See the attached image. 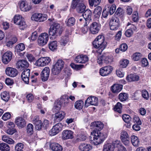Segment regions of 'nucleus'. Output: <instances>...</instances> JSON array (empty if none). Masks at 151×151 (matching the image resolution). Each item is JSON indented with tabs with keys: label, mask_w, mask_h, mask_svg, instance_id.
I'll use <instances>...</instances> for the list:
<instances>
[{
	"label": "nucleus",
	"mask_w": 151,
	"mask_h": 151,
	"mask_svg": "<svg viewBox=\"0 0 151 151\" xmlns=\"http://www.w3.org/2000/svg\"><path fill=\"white\" fill-rule=\"evenodd\" d=\"M91 126L95 129L91 132V136L90 137V139L93 137L92 143L94 145H98L101 144L104 140L105 137L100 131L103 128V123L100 121H96L92 123Z\"/></svg>",
	"instance_id": "1"
},
{
	"label": "nucleus",
	"mask_w": 151,
	"mask_h": 151,
	"mask_svg": "<svg viewBox=\"0 0 151 151\" xmlns=\"http://www.w3.org/2000/svg\"><path fill=\"white\" fill-rule=\"evenodd\" d=\"M63 30V28L60 26V24L56 23L52 24L49 30L50 38L55 39L61 35Z\"/></svg>",
	"instance_id": "2"
},
{
	"label": "nucleus",
	"mask_w": 151,
	"mask_h": 151,
	"mask_svg": "<svg viewBox=\"0 0 151 151\" xmlns=\"http://www.w3.org/2000/svg\"><path fill=\"white\" fill-rule=\"evenodd\" d=\"M93 44L94 47L98 49L96 51L101 54L106 47L104 36L101 35L98 36L93 41Z\"/></svg>",
	"instance_id": "3"
},
{
	"label": "nucleus",
	"mask_w": 151,
	"mask_h": 151,
	"mask_svg": "<svg viewBox=\"0 0 151 151\" xmlns=\"http://www.w3.org/2000/svg\"><path fill=\"white\" fill-rule=\"evenodd\" d=\"M83 0H73L71 4V7L75 8L77 5L76 9L79 13H82L85 10L86 6L83 3Z\"/></svg>",
	"instance_id": "4"
},
{
	"label": "nucleus",
	"mask_w": 151,
	"mask_h": 151,
	"mask_svg": "<svg viewBox=\"0 0 151 151\" xmlns=\"http://www.w3.org/2000/svg\"><path fill=\"white\" fill-rule=\"evenodd\" d=\"M49 39V35L46 32L41 33L37 39V43L40 46H43L47 43Z\"/></svg>",
	"instance_id": "5"
},
{
	"label": "nucleus",
	"mask_w": 151,
	"mask_h": 151,
	"mask_svg": "<svg viewBox=\"0 0 151 151\" xmlns=\"http://www.w3.org/2000/svg\"><path fill=\"white\" fill-rule=\"evenodd\" d=\"M109 24L111 30H116L119 26V19L116 17H113L110 19Z\"/></svg>",
	"instance_id": "6"
},
{
	"label": "nucleus",
	"mask_w": 151,
	"mask_h": 151,
	"mask_svg": "<svg viewBox=\"0 0 151 151\" xmlns=\"http://www.w3.org/2000/svg\"><path fill=\"white\" fill-rule=\"evenodd\" d=\"M111 62V59L109 58L107 54L105 53L101 56L98 57L97 62L100 65L104 63L109 64Z\"/></svg>",
	"instance_id": "7"
},
{
	"label": "nucleus",
	"mask_w": 151,
	"mask_h": 151,
	"mask_svg": "<svg viewBox=\"0 0 151 151\" xmlns=\"http://www.w3.org/2000/svg\"><path fill=\"white\" fill-rule=\"evenodd\" d=\"M51 59L49 57H41L37 60L36 65L38 66H44L48 65Z\"/></svg>",
	"instance_id": "8"
},
{
	"label": "nucleus",
	"mask_w": 151,
	"mask_h": 151,
	"mask_svg": "<svg viewBox=\"0 0 151 151\" xmlns=\"http://www.w3.org/2000/svg\"><path fill=\"white\" fill-rule=\"evenodd\" d=\"M62 126L61 123H58L56 124L49 131L50 135L53 136L58 134L62 130Z\"/></svg>",
	"instance_id": "9"
},
{
	"label": "nucleus",
	"mask_w": 151,
	"mask_h": 151,
	"mask_svg": "<svg viewBox=\"0 0 151 151\" xmlns=\"http://www.w3.org/2000/svg\"><path fill=\"white\" fill-rule=\"evenodd\" d=\"M17 68L20 70H24L27 69L29 66V63L27 61L24 60H19L17 62Z\"/></svg>",
	"instance_id": "10"
},
{
	"label": "nucleus",
	"mask_w": 151,
	"mask_h": 151,
	"mask_svg": "<svg viewBox=\"0 0 151 151\" xmlns=\"http://www.w3.org/2000/svg\"><path fill=\"white\" fill-rule=\"evenodd\" d=\"M47 15L45 14L35 13L31 17V19L36 21L41 22L47 19Z\"/></svg>",
	"instance_id": "11"
},
{
	"label": "nucleus",
	"mask_w": 151,
	"mask_h": 151,
	"mask_svg": "<svg viewBox=\"0 0 151 151\" xmlns=\"http://www.w3.org/2000/svg\"><path fill=\"white\" fill-rule=\"evenodd\" d=\"M120 137L124 144L126 146H129L130 142L129 137L127 132L124 131H122L121 133Z\"/></svg>",
	"instance_id": "12"
},
{
	"label": "nucleus",
	"mask_w": 151,
	"mask_h": 151,
	"mask_svg": "<svg viewBox=\"0 0 151 151\" xmlns=\"http://www.w3.org/2000/svg\"><path fill=\"white\" fill-rule=\"evenodd\" d=\"M112 70V66L108 65L101 68L100 70L99 73L101 76H106L110 74Z\"/></svg>",
	"instance_id": "13"
},
{
	"label": "nucleus",
	"mask_w": 151,
	"mask_h": 151,
	"mask_svg": "<svg viewBox=\"0 0 151 151\" xmlns=\"http://www.w3.org/2000/svg\"><path fill=\"white\" fill-rule=\"evenodd\" d=\"M98 99L95 97H90L86 101L85 106L88 107L90 105L97 106L98 104Z\"/></svg>",
	"instance_id": "14"
},
{
	"label": "nucleus",
	"mask_w": 151,
	"mask_h": 151,
	"mask_svg": "<svg viewBox=\"0 0 151 151\" xmlns=\"http://www.w3.org/2000/svg\"><path fill=\"white\" fill-rule=\"evenodd\" d=\"M99 24L96 22H93L90 25L89 29L90 32L93 34L97 33L100 30Z\"/></svg>",
	"instance_id": "15"
},
{
	"label": "nucleus",
	"mask_w": 151,
	"mask_h": 151,
	"mask_svg": "<svg viewBox=\"0 0 151 151\" xmlns=\"http://www.w3.org/2000/svg\"><path fill=\"white\" fill-rule=\"evenodd\" d=\"M12 53L10 51H8L3 55L2 61L5 64H8L12 60Z\"/></svg>",
	"instance_id": "16"
},
{
	"label": "nucleus",
	"mask_w": 151,
	"mask_h": 151,
	"mask_svg": "<svg viewBox=\"0 0 151 151\" xmlns=\"http://www.w3.org/2000/svg\"><path fill=\"white\" fill-rule=\"evenodd\" d=\"M50 69L48 67H45L42 70L41 74L42 81H47L49 77Z\"/></svg>",
	"instance_id": "17"
},
{
	"label": "nucleus",
	"mask_w": 151,
	"mask_h": 151,
	"mask_svg": "<svg viewBox=\"0 0 151 151\" xmlns=\"http://www.w3.org/2000/svg\"><path fill=\"white\" fill-rule=\"evenodd\" d=\"M30 72L29 69H26L24 70L22 73L21 78L24 82L26 84H28L29 82Z\"/></svg>",
	"instance_id": "18"
},
{
	"label": "nucleus",
	"mask_w": 151,
	"mask_h": 151,
	"mask_svg": "<svg viewBox=\"0 0 151 151\" xmlns=\"http://www.w3.org/2000/svg\"><path fill=\"white\" fill-rule=\"evenodd\" d=\"M6 73L8 76L12 77L16 76L18 74L17 70L14 68L8 67L5 70Z\"/></svg>",
	"instance_id": "19"
},
{
	"label": "nucleus",
	"mask_w": 151,
	"mask_h": 151,
	"mask_svg": "<svg viewBox=\"0 0 151 151\" xmlns=\"http://www.w3.org/2000/svg\"><path fill=\"white\" fill-rule=\"evenodd\" d=\"M73 137V132L69 130H65L63 131L62 133V139L64 140L72 139Z\"/></svg>",
	"instance_id": "20"
},
{
	"label": "nucleus",
	"mask_w": 151,
	"mask_h": 151,
	"mask_svg": "<svg viewBox=\"0 0 151 151\" xmlns=\"http://www.w3.org/2000/svg\"><path fill=\"white\" fill-rule=\"evenodd\" d=\"M65 114L64 111H60L55 113L54 122L56 123L61 121L65 117Z\"/></svg>",
	"instance_id": "21"
},
{
	"label": "nucleus",
	"mask_w": 151,
	"mask_h": 151,
	"mask_svg": "<svg viewBox=\"0 0 151 151\" xmlns=\"http://www.w3.org/2000/svg\"><path fill=\"white\" fill-rule=\"evenodd\" d=\"M19 7L21 10L24 12H27L29 11L31 7L26 2L22 1L19 2Z\"/></svg>",
	"instance_id": "22"
},
{
	"label": "nucleus",
	"mask_w": 151,
	"mask_h": 151,
	"mask_svg": "<svg viewBox=\"0 0 151 151\" xmlns=\"http://www.w3.org/2000/svg\"><path fill=\"white\" fill-rule=\"evenodd\" d=\"M75 60L77 63H85L88 61V58L86 55H82L77 56Z\"/></svg>",
	"instance_id": "23"
},
{
	"label": "nucleus",
	"mask_w": 151,
	"mask_h": 151,
	"mask_svg": "<svg viewBox=\"0 0 151 151\" xmlns=\"http://www.w3.org/2000/svg\"><path fill=\"white\" fill-rule=\"evenodd\" d=\"M15 122L17 126L21 128L24 127L26 123L25 120L22 117L17 118L15 120Z\"/></svg>",
	"instance_id": "24"
},
{
	"label": "nucleus",
	"mask_w": 151,
	"mask_h": 151,
	"mask_svg": "<svg viewBox=\"0 0 151 151\" xmlns=\"http://www.w3.org/2000/svg\"><path fill=\"white\" fill-rule=\"evenodd\" d=\"M50 147L52 151H62V146L58 143H52L50 145Z\"/></svg>",
	"instance_id": "25"
},
{
	"label": "nucleus",
	"mask_w": 151,
	"mask_h": 151,
	"mask_svg": "<svg viewBox=\"0 0 151 151\" xmlns=\"http://www.w3.org/2000/svg\"><path fill=\"white\" fill-rule=\"evenodd\" d=\"M83 12L82 16L84 17L83 20L87 21V22H89L91 16V11L89 9H87L86 10H85Z\"/></svg>",
	"instance_id": "26"
},
{
	"label": "nucleus",
	"mask_w": 151,
	"mask_h": 151,
	"mask_svg": "<svg viewBox=\"0 0 151 151\" xmlns=\"http://www.w3.org/2000/svg\"><path fill=\"white\" fill-rule=\"evenodd\" d=\"M79 148L81 151H89L92 149V147L90 144L82 143L79 146Z\"/></svg>",
	"instance_id": "27"
},
{
	"label": "nucleus",
	"mask_w": 151,
	"mask_h": 151,
	"mask_svg": "<svg viewBox=\"0 0 151 151\" xmlns=\"http://www.w3.org/2000/svg\"><path fill=\"white\" fill-rule=\"evenodd\" d=\"M139 76L135 74H130L128 75L126 77V80L128 82H132L138 81L139 79Z\"/></svg>",
	"instance_id": "28"
},
{
	"label": "nucleus",
	"mask_w": 151,
	"mask_h": 151,
	"mask_svg": "<svg viewBox=\"0 0 151 151\" xmlns=\"http://www.w3.org/2000/svg\"><path fill=\"white\" fill-rule=\"evenodd\" d=\"M106 9H107L110 15L113 14L116 9V6L115 5H111L110 4H107L105 6Z\"/></svg>",
	"instance_id": "29"
},
{
	"label": "nucleus",
	"mask_w": 151,
	"mask_h": 151,
	"mask_svg": "<svg viewBox=\"0 0 151 151\" xmlns=\"http://www.w3.org/2000/svg\"><path fill=\"white\" fill-rule=\"evenodd\" d=\"M122 86L116 84L113 85L111 87V91L114 93H119L122 89Z\"/></svg>",
	"instance_id": "30"
},
{
	"label": "nucleus",
	"mask_w": 151,
	"mask_h": 151,
	"mask_svg": "<svg viewBox=\"0 0 151 151\" xmlns=\"http://www.w3.org/2000/svg\"><path fill=\"white\" fill-rule=\"evenodd\" d=\"M132 144L135 147L138 146L139 144V141L138 138L136 136L132 135L131 137Z\"/></svg>",
	"instance_id": "31"
},
{
	"label": "nucleus",
	"mask_w": 151,
	"mask_h": 151,
	"mask_svg": "<svg viewBox=\"0 0 151 151\" xmlns=\"http://www.w3.org/2000/svg\"><path fill=\"white\" fill-rule=\"evenodd\" d=\"M61 107V103L60 101L57 100L55 102L53 108L54 112H56L60 110Z\"/></svg>",
	"instance_id": "32"
},
{
	"label": "nucleus",
	"mask_w": 151,
	"mask_h": 151,
	"mask_svg": "<svg viewBox=\"0 0 151 151\" xmlns=\"http://www.w3.org/2000/svg\"><path fill=\"white\" fill-rule=\"evenodd\" d=\"M1 99L4 101L7 102L9 99L10 96L9 93L6 91L2 92L1 95Z\"/></svg>",
	"instance_id": "33"
},
{
	"label": "nucleus",
	"mask_w": 151,
	"mask_h": 151,
	"mask_svg": "<svg viewBox=\"0 0 151 151\" xmlns=\"http://www.w3.org/2000/svg\"><path fill=\"white\" fill-rule=\"evenodd\" d=\"M102 12V8L100 6H98L94 10L93 13L96 18H99L101 15Z\"/></svg>",
	"instance_id": "34"
},
{
	"label": "nucleus",
	"mask_w": 151,
	"mask_h": 151,
	"mask_svg": "<svg viewBox=\"0 0 151 151\" xmlns=\"http://www.w3.org/2000/svg\"><path fill=\"white\" fill-rule=\"evenodd\" d=\"M114 147L111 143L105 145L103 149V151H114Z\"/></svg>",
	"instance_id": "35"
},
{
	"label": "nucleus",
	"mask_w": 151,
	"mask_h": 151,
	"mask_svg": "<svg viewBox=\"0 0 151 151\" xmlns=\"http://www.w3.org/2000/svg\"><path fill=\"white\" fill-rule=\"evenodd\" d=\"M49 48L52 51L57 49V42L54 41L50 42L48 45Z\"/></svg>",
	"instance_id": "36"
},
{
	"label": "nucleus",
	"mask_w": 151,
	"mask_h": 151,
	"mask_svg": "<svg viewBox=\"0 0 151 151\" xmlns=\"http://www.w3.org/2000/svg\"><path fill=\"white\" fill-rule=\"evenodd\" d=\"M0 150L1 151H9L10 147L7 144L2 143H0Z\"/></svg>",
	"instance_id": "37"
},
{
	"label": "nucleus",
	"mask_w": 151,
	"mask_h": 151,
	"mask_svg": "<svg viewBox=\"0 0 151 151\" xmlns=\"http://www.w3.org/2000/svg\"><path fill=\"white\" fill-rule=\"evenodd\" d=\"M25 47L24 44L23 43H21L18 44L15 47V51L19 52L22 51L24 50Z\"/></svg>",
	"instance_id": "38"
},
{
	"label": "nucleus",
	"mask_w": 151,
	"mask_h": 151,
	"mask_svg": "<svg viewBox=\"0 0 151 151\" xmlns=\"http://www.w3.org/2000/svg\"><path fill=\"white\" fill-rule=\"evenodd\" d=\"M128 98V95L126 93H121L119 95V99L121 101H125Z\"/></svg>",
	"instance_id": "39"
},
{
	"label": "nucleus",
	"mask_w": 151,
	"mask_h": 151,
	"mask_svg": "<svg viewBox=\"0 0 151 151\" xmlns=\"http://www.w3.org/2000/svg\"><path fill=\"white\" fill-rule=\"evenodd\" d=\"M83 106V102L81 100H79L76 101L74 104L75 107L76 109L79 110L82 109Z\"/></svg>",
	"instance_id": "40"
},
{
	"label": "nucleus",
	"mask_w": 151,
	"mask_h": 151,
	"mask_svg": "<svg viewBox=\"0 0 151 151\" xmlns=\"http://www.w3.org/2000/svg\"><path fill=\"white\" fill-rule=\"evenodd\" d=\"M76 19L73 17H71L69 18L66 22V25L68 26H73L75 24Z\"/></svg>",
	"instance_id": "41"
},
{
	"label": "nucleus",
	"mask_w": 151,
	"mask_h": 151,
	"mask_svg": "<svg viewBox=\"0 0 151 151\" xmlns=\"http://www.w3.org/2000/svg\"><path fill=\"white\" fill-rule=\"evenodd\" d=\"M2 139L4 142L9 144H13L14 142V141L12 139L6 135L3 136Z\"/></svg>",
	"instance_id": "42"
},
{
	"label": "nucleus",
	"mask_w": 151,
	"mask_h": 151,
	"mask_svg": "<svg viewBox=\"0 0 151 151\" xmlns=\"http://www.w3.org/2000/svg\"><path fill=\"white\" fill-rule=\"evenodd\" d=\"M122 104L120 102H117L114 107V110L119 113L122 112Z\"/></svg>",
	"instance_id": "43"
},
{
	"label": "nucleus",
	"mask_w": 151,
	"mask_h": 151,
	"mask_svg": "<svg viewBox=\"0 0 151 151\" xmlns=\"http://www.w3.org/2000/svg\"><path fill=\"white\" fill-rule=\"evenodd\" d=\"M61 70V69L54 65L52 69V71L53 75H57L60 72Z\"/></svg>",
	"instance_id": "44"
},
{
	"label": "nucleus",
	"mask_w": 151,
	"mask_h": 151,
	"mask_svg": "<svg viewBox=\"0 0 151 151\" xmlns=\"http://www.w3.org/2000/svg\"><path fill=\"white\" fill-rule=\"evenodd\" d=\"M24 145L21 143H17L15 146V150L16 151H24Z\"/></svg>",
	"instance_id": "45"
},
{
	"label": "nucleus",
	"mask_w": 151,
	"mask_h": 151,
	"mask_svg": "<svg viewBox=\"0 0 151 151\" xmlns=\"http://www.w3.org/2000/svg\"><path fill=\"white\" fill-rule=\"evenodd\" d=\"M33 126L32 124H29L27 125V132L28 134L31 135L33 134Z\"/></svg>",
	"instance_id": "46"
},
{
	"label": "nucleus",
	"mask_w": 151,
	"mask_h": 151,
	"mask_svg": "<svg viewBox=\"0 0 151 151\" xmlns=\"http://www.w3.org/2000/svg\"><path fill=\"white\" fill-rule=\"evenodd\" d=\"M17 24L18 25L20 29L22 30L25 29L27 26L25 22L23 19L20 21V22L19 24Z\"/></svg>",
	"instance_id": "47"
},
{
	"label": "nucleus",
	"mask_w": 151,
	"mask_h": 151,
	"mask_svg": "<svg viewBox=\"0 0 151 151\" xmlns=\"http://www.w3.org/2000/svg\"><path fill=\"white\" fill-rule=\"evenodd\" d=\"M64 62L61 59L58 60L55 65L62 69L64 67Z\"/></svg>",
	"instance_id": "48"
},
{
	"label": "nucleus",
	"mask_w": 151,
	"mask_h": 151,
	"mask_svg": "<svg viewBox=\"0 0 151 151\" xmlns=\"http://www.w3.org/2000/svg\"><path fill=\"white\" fill-rule=\"evenodd\" d=\"M122 118L123 120L126 123H130L131 118L130 116L127 114H124L122 115Z\"/></svg>",
	"instance_id": "49"
},
{
	"label": "nucleus",
	"mask_w": 151,
	"mask_h": 151,
	"mask_svg": "<svg viewBox=\"0 0 151 151\" xmlns=\"http://www.w3.org/2000/svg\"><path fill=\"white\" fill-rule=\"evenodd\" d=\"M129 63V61L127 60H124L120 62V68H124L127 67Z\"/></svg>",
	"instance_id": "50"
},
{
	"label": "nucleus",
	"mask_w": 151,
	"mask_h": 151,
	"mask_svg": "<svg viewBox=\"0 0 151 151\" xmlns=\"http://www.w3.org/2000/svg\"><path fill=\"white\" fill-rule=\"evenodd\" d=\"M22 18V16L20 15H15L14 18V23L16 24H19L20 21L23 19Z\"/></svg>",
	"instance_id": "51"
},
{
	"label": "nucleus",
	"mask_w": 151,
	"mask_h": 151,
	"mask_svg": "<svg viewBox=\"0 0 151 151\" xmlns=\"http://www.w3.org/2000/svg\"><path fill=\"white\" fill-rule=\"evenodd\" d=\"M101 0H89V4L91 6L94 4L95 5L99 4Z\"/></svg>",
	"instance_id": "52"
},
{
	"label": "nucleus",
	"mask_w": 151,
	"mask_h": 151,
	"mask_svg": "<svg viewBox=\"0 0 151 151\" xmlns=\"http://www.w3.org/2000/svg\"><path fill=\"white\" fill-rule=\"evenodd\" d=\"M141 58V54L139 52L134 53L132 56L133 59L135 61H138Z\"/></svg>",
	"instance_id": "53"
},
{
	"label": "nucleus",
	"mask_w": 151,
	"mask_h": 151,
	"mask_svg": "<svg viewBox=\"0 0 151 151\" xmlns=\"http://www.w3.org/2000/svg\"><path fill=\"white\" fill-rule=\"evenodd\" d=\"M26 57H27L28 60L30 62H33L35 60V57L31 54L27 53Z\"/></svg>",
	"instance_id": "54"
},
{
	"label": "nucleus",
	"mask_w": 151,
	"mask_h": 151,
	"mask_svg": "<svg viewBox=\"0 0 151 151\" xmlns=\"http://www.w3.org/2000/svg\"><path fill=\"white\" fill-rule=\"evenodd\" d=\"M142 97L146 100L148 99L149 96L147 91L145 90H143L142 92Z\"/></svg>",
	"instance_id": "55"
},
{
	"label": "nucleus",
	"mask_w": 151,
	"mask_h": 151,
	"mask_svg": "<svg viewBox=\"0 0 151 151\" xmlns=\"http://www.w3.org/2000/svg\"><path fill=\"white\" fill-rule=\"evenodd\" d=\"M11 115L9 112L5 113L2 117V119L4 121H6L11 118Z\"/></svg>",
	"instance_id": "56"
},
{
	"label": "nucleus",
	"mask_w": 151,
	"mask_h": 151,
	"mask_svg": "<svg viewBox=\"0 0 151 151\" xmlns=\"http://www.w3.org/2000/svg\"><path fill=\"white\" fill-rule=\"evenodd\" d=\"M132 20L134 22H137L138 20V14L137 12H134L132 15Z\"/></svg>",
	"instance_id": "57"
},
{
	"label": "nucleus",
	"mask_w": 151,
	"mask_h": 151,
	"mask_svg": "<svg viewBox=\"0 0 151 151\" xmlns=\"http://www.w3.org/2000/svg\"><path fill=\"white\" fill-rule=\"evenodd\" d=\"M68 42V38L64 37L62 38L60 40V43L61 45L65 46Z\"/></svg>",
	"instance_id": "58"
},
{
	"label": "nucleus",
	"mask_w": 151,
	"mask_h": 151,
	"mask_svg": "<svg viewBox=\"0 0 151 151\" xmlns=\"http://www.w3.org/2000/svg\"><path fill=\"white\" fill-rule=\"evenodd\" d=\"M128 46L125 43H123L121 44L119 47L120 50L122 52L126 51L127 49Z\"/></svg>",
	"instance_id": "59"
},
{
	"label": "nucleus",
	"mask_w": 151,
	"mask_h": 151,
	"mask_svg": "<svg viewBox=\"0 0 151 151\" xmlns=\"http://www.w3.org/2000/svg\"><path fill=\"white\" fill-rule=\"evenodd\" d=\"M37 37L38 35L37 32H35L32 33L30 38L32 40L34 41L37 39Z\"/></svg>",
	"instance_id": "60"
},
{
	"label": "nucleus",
	"mask_w": 151,
	"mask_h": 151,
	"mask_svg": "<svg viewBox=\"0 0 151 151\" xmlns=\"http://www.w3.org/2000/svg\"><path fill=\"white\" fill-rule=\"evenodd\" d=\"M133 33V32L131 29H129L127 30L125 32L126 36L128 37H131Z\"/></svg>",
	"instance_id": "61"
},
{
	"label": "nucleus",
	"mask_w": 151,
	"mask_h": 151,
	"mask_svg": "<svg viewBox=\"0 0 151 151\" xmlns=\"http://www.w3.org/2000/svg\"><path fill=\"white\" fill-rule=\"evenodd\" d=\"M16 130L14 128H9L6 131V133L10 135H12L16 132Z\"/></svg>",
	"instance_id": "62"
},
{
	"label": "nucleus",
	"mask_w": 151,
	"mask_h": 151,
	"mask_svg": "<svg viewBox=\"0 0 151 151\" xmlns=\"http://www.w3.org/2000/svg\"><path fill=\"white\" fill-rule=\"evenodd\" d=\"M27 98L29 102H32L34 99V97L33 95L31 93L28 94L27 96Z\"/></svg>",
	"instance_id": "63"
},
{
	"label": "nucleus",
	"mask_w": 151,
	"mask_h": 151,
	"mask_svg": "<svg viewBox=\"0 0 151 151\" xmlns=\"http://www.w3.org/2000/svg\"><path fill=\"white\" fill-rule=\"evenodd\" d=\"M133 120L134 122H136L137 124L139 125H141L142 124V122L140 119L137 116H135L134 117Z\"/></svg>",
	"instance_id": "64"
}]
</instances>
